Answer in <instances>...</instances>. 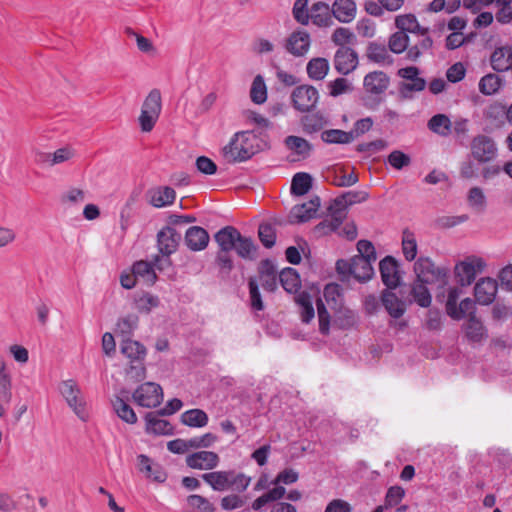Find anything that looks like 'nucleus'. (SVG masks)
Instances as JSON below:
<instances>
[{
	"instance_id": "18",
	"label": "nucleus",
	"mask_w": 512,
	"mask_h": 512,
	"mask_svg": "<svg viewBox=\"0 0 512 512\" xmlns=\"http://www.w3.org/2000/svg\"><path fill=\"white\" fill-rule=\"evenodd\" d=\"M498 290L497 281L492 278L480 279L474 287V296L480 305L491 304L496 297Z\"/></svg>"
},
{
	"instance_id": "15",
	"label": "nucleus",
	"mask_w": 512,
	"mask_h": 512,
	"mask_svg": "<svg viewBox=\"0 0 512 512\" xmlns=\"http://www.w3.org/2000/svg\"><path fill=\"white\" fill-rule=\"evenodd\" d=\"M311 44L310 35L304 30H297L291 33L285 40L284 47L288 53L295 57L304 56Z\"/></svg>"
},
{
	"instance_id": "61",
	"label": "nucleus",
	"mask_w": 512,
	"mask_h": 512,
	"mask_svg": "<svg viewBox=\"0 0 512 512\" xmlns=\"http://www.w3.org/2000/svg\"><path fill=\"white\" fill-rule=\"evenodd\" d=\"M307 4L308 0H296L293 6V16L302 25H307L309 22L310 10H307Z\"/></svg>"
},
{
	"instance_id": "43",
	"label": "nucleus",
	"mask_w": 512,
	"mask_h": 512,
	"mask_svg": "<svg viewBox=\"0 0 512 512\" xmlns=\"http://www.w3.org/2000/svg\"><path fill=\"white\" fill-rule=\"evenodd\" d=\"M465 334L472 342H480L486 336L483 324L475 315L468 318V321L465 324Z\"/></svg>"
},
{
	"instance_id": "34",
	"label": "nucleus",
	"mask_w": 512,
	"mask_h": 512,
	"mask_svg": "<svg viewBox=\"0 0 512 512\" xmlns=\"http://www.w3.org/2000/svg\"><path fill=\"white\" fill-rule=\"evenodd\" d=\"M326 180L337 187H350L358 182V176L351 172L345 174L343 169H333L327 172Z\"/></svg>"
},
{
	"instance_id": "33",
	"label": "nucleus",
	"mask_w": 512,
	"mask_h": 512,
	"mask_svg": "<svg viewBox=\"0 0 512 512\" xmlns=\"http://www.w3.org/2000/svg\"><path fill=\"white\" fill-rule=\"evenodd\" d=\"M180 421L189 427L202 428L208 424L209 418L205 411L195 408L182 413Z\"/></svg>"
},
{
	"instance_id": "8",
	"label": "nucleus",
	"mask_w": 512,
	"mask_h": 512,
	"mask_svg": "<svg viewBox=\"0 0 512 512\" xmlns=\"http://www.w3.org/2000/svg\"><path fill=\"white\" fill-rule=\"evenodd\" d=\"M163 389L155 382H145L133 392L134 402L141 407L156 408L163 401Z\"/></svg>"
},
{
	"instance_id": "13",
	"label": "nucleus",
	"mask_w": 512,
	"mask_h": 512,
	"mask_svg": "<svg viewBox=\"0 0 512 512\" xmlns=\"http://www.w3.org/2000/svg\"><path fill=\"white\" fill-rule=\"evenodd\" d=\"M381 279L387 289H395L401 283V274L396 259L386 256L379 263Z\"/></svg>"
},
{
	"instance_id": "29",
	"label": "nucleus",
	"mask_w": 512,
	"mask_h": 512,
	"mask_svg": "<svg viewBox=\"0 0 512 512\" xmlns=\"http://www.w3.org/2000/svg\"><path fill=\"white\" fill-rule=\"evenodd\" d=\"M120 352L130 361L145 359L146 348L140 342L130 338H123L120 344Z\"/></svg>"
},
{
	"instance_id": "37",
	"label": "nucleus",
	"mask_w": 512,
	"mask_h": 512,
	"mask_svg": "<svg viewBox=\"0 0 512 512\" xmlns=\"http://www.w3.org/2000/svg\"><path fill=\"white\" fill-rule=\"evenodd\" d=\"M279 280L285 291L295 293L301 287L300 277L294 268H284L279 274Z\"/></svg>"
},
{
	"instance_id": "44",
	"label": "nucleus",
	"mask_w": 512,
	"mask_h": 512,
	"mask_svg": "<svg viewBox=\"0 0 512 512\" xmlns=\"http://www.w3.org/2000/svg\"><path fill=\"white\" fill-rule=\"evenodd\" d=\"M132 272L135 274L136 278L140 277L150 285L154 284L157 279V275L152 264L147 261L141 260L135 262L132 267Z\"/></svg>"
},
{
	"instance_id": "38",
	"label": "nucleus",
	"mask_w": 512,
	"mask_h": 512,
	"mask_svg": "<svg viewBox=\"0 0 512 512\" xmlns=\"http://www.w3.org/2000/svg\"><path fill=\"white\" fill-rule=\"evenodd\" d=\"M367 57L369 60L380 65H391L393 63V57L389 54L386 47L378 43H371L368 46Z\"/></svg>"
},
{
	"instance_id": "55",
	"label": "nucleus",
	"mask_w": 512,
	"mask_h": 512,
	"mask_svg": "<svg viewBox=\"0 0 512 512\" xmlns=\"http://www.w3.org/2000/svg\"><path fill=\"white\" fill-rule=\"evenodd\" d=\"M217 440L218 437L215 434L208 432L201 436L188 439V445L190 446V449H206L213 446Z\"/></svg>"
},
{
	"instance_id": "42",
	"label": "nucleus",
	"mask_w": 512,
	"mask_h": 512,
	"mask_svg": "<svg viewBox=\"0 0 512 512\" xmlns=\"http://www.w3.org/2000/svg\"><path fill=\"white\" fill-rule=\"evenodd\" d=\"M323 296L331 309L336 310L341 308L343 297L340 285L336 283L327 284L324 288Z\"/></svg>"
},
{
	"instance_id": "51",
	"label": "nucleus",
	"mask_w": 512,
	"mask_h": 512,
	"mask_svg": "<svg viewBox=\"0 0 512 512\" xmlns=\"http://www.w3.org/2000/svg\"><path fill=\"white\" fill-rule=\"evenodd\" d=\"M402 250L406 260L412 261L417 255V243L414 233L409 230L403 231Z\"/></svg>"
},
{
	"instance_id": "17",
	"label": "nucleus",
	"mask_w": 512,
	"mask_h": 512,
	"mask_svg": "<svg viewBox=\"0 0 512 512\" xmlns=\"http://www.w3.org/2000/svg\"><path fill=\"white\" fill-rule=\"evenodd\" d=\"M358 65V55L350 47H340L334 56V67L338 73L347 75Z\"/></svg>"
},
{
	"instance_id": "21",
	"label": "nucleus",
	"mask_w": 512,
	"mask_h": 512,
	"mask_svg": "<svg viewBox=\"0 0 512 512\" xmlns=\"http://www.w3.org/2000/svg\"><path fill=\"white\" fill-rule=\"evenodd\" d=\"M332 15L341 23H350L356 17L357 6L354 0H335L331 6Z\"/></svg>"
},
{
	"instance_id": "50",
	"label": "nucleus",
	"mask_w": 512,
	"mask_h": 512,
	"mask_svg": "<svg viewBox=\"0 0 512 512\" xmlns=\"http://www.w3.org/2000/svg\"><path fill=\"white\" fill-rule=\"evenodd\" d=\"M251 100L256 104H262L267 99V88L264 79L261 75H257L251 86L250 90Z\"/></svg>"
},
{
	"instance_id": "32",
	"label": "nucleus",
	"mask_w": 512,
	"mask_h": 512,
	"mask_svg": "<svg viewBox=\"0 0 512 512\" xmlns=\"http://www.w3.org/2000/svg\"><path fill=\"white\" fill-rule=\"evenodd\" d=\"M395 24L396 27L404 33L411 32L425 36L428 32V28L421 27L413 14L397 16Z\"/></svg>"
},
{
	"instance_id": "27",
	"label": "nucleus",
	"mask_w": 512,
	"mask_h": 512,
	"mask_svg": "<svg viewBox=\"0 0 512 512\" xmlns=\"http://www.w3.org/2000/svg\"><path fill=\"white\" fill-rule=\"evenodd\" d=\"M148 195L150 204L157 208L172 204L176 197L174 189L168 186L151 189Z\"/></svg>"
},
{
	"instance_id": "54",
	"label": "nucleus",
	"mask_w": 512,
	"mask_h": 512,
	"mask_svg": "<svg viewBox=\"0 0 512 512\" xmlns=\"http://www.w3.org/2000/svg\"><path fill=\"white\" fill-rule=\"evenodd\" d=\"M329 95L332 97H338L342 94L351 92L353 87L352 84L346 78H336L327 84Z\"/></svg>"
},
{
	"instance_id": "26",
	"label": "nucleus",
	"mask_w": 512,
	"mask_h": 512,
	"mask_svg": "<svg viewBox=\"0 0 512 512\" xmlns=\"http://www.w3.org/2000/svg\"><path fill=\"white\" fill-rule=\"evenodd\" d=\"M490 63L497 72L512 70V47L496 48L490 57Z\"/></svg>"
},
{
	"instance_id": "62",
	"label": "nucleus",
	"mask_w": 512,
	"mask_h": 512,
	"mask_svg": "<svg viewBox=\"0 0 512 512\" xmlns=\"http://www.w3.org/2000/svg\"><path fill=\"white\" fill-rule=\"evenodd\" d=\"M187 502L191 507L196 508L201 512L215 511L214 505L207 498L198 494L188 496Z\"/></svg>"
},
{
	"instance_id": "25",
	"label": "nucleus",
	"mask_w": 512,
	"mask_h": 512,
	"mask_svg": "<svg viewBox=\"0 0 512 512\" xmlns=\"http://www.w3.org/2000/svg\"><path fill=\"white\" fill-rule=\"evenodd\" d=\"M319 206V197H315L301 205L294 206L291 210V218H293V222L304 223L309 221L315 216Z\"/></svg>"
},
{
	"instance_id": "35",
	"label": "nucleus",
	"mask_w": 512,
	"mask_h": 512,
	"mask_svg": "<svg viewBox=\"0 0 512 512\" xmlns=\"http://www.w3.org/2000/svg\"><path fill=\"white\" fill-rule=\"evenodd\" d=\"M428 283L415 280L411 286L410 294L413 301L420 307L427 308L431 305L432 297L427 288Z\"/></svg>"
},
{
	"instance_id": "31",
	"label": "nucleus",
	"mask_w": 512,
	"mask_h": 512,
	"mask_svg": "<svg viewBox=\"0 0 512 512\" xmlns=\"http://www.w3.org/2000/svg\"><path fill=\"white\" fill-rule=\"evenodd\" d=\"M329 62L326 58L316 57L308 61L306 71L310 79L320 81L329 72Z\"/></svg>"
},
{
	"instance_id": "63",
	"label": "nucleus",
	"mask_w": 512,
	"mask_h": 512,
	"mask_svg": "<svg viewBox=\"0 0 512 512\" xmlns=\"http://www.w3.org/2000/svg\"><path fill=\"white\" fill-rule=\"evenodd\" d=\"M387 161L393 168L400 170L408 166L411 162V159L402 151L394 150L389 154Z\"/></svg>"
},
{
	"instance_id": "1",
	"label": "nucleus",
	"mask_w": 512,
	"mask_h": 512,
	"mask_svg": "<svg viewBox=\"0 0 512 512\" xmlns=\"http://www.w3.org/2000/svg\"><path fill=\"white\" fill-rule=\"evenodd\" d=\"M215 242L219 246L216 256L217 265L226 272L233 269V261L230 252L235 250L237 255L246 260L256 258L257 246L250 237L242 236L234 226H225L214 235Z\"/></svg>"
},
{
	"instance_id": "19",
	"label": "nucleus",
	"mask_w": 512,
	"mask_h": 512,
	"mask_svg": "<svg viewBox=\"0 0 512 512\" xmlns=\"http://www.w3.org/2000/svg\"><path fill=\"white\" fill-rule=\"evenodd\" d=\"M185 244L189 250L197 252L206 249L210 237L208 232L200 226H192L185 233Z\"/></svg>"
},
{
	"instance_id": "4",
	"label": "nucleus",
	"mask_w": 512,
	"mask_h": 512,
	"mask_svg": "<svg viewBox=\"0 0 512 512\" xmlns=\"http://www.w3.org/2000/svg\"><path fill=\"white\" fill-rule=\"evenodd\" d=\"M373 263L363 257H352L350 260H338L336 269L339 274L352 275L359 282H366L374 275Z\"/></svg>"
},
{
	"instance_id": "5",
	"label": "nucleus",
	"mask_w": 512,
	"mask_h": 512,
	"mask_svg": "<svg viewBox=\"0 0 512 512\" xmlns=\"http://www.w3.org/2000/svg\"><path fill=\"white\" fill-rule=\"evenodd\" d=\"M485 267L486 262L481 257L468 256L455 265V279L460 286H469L475 281L477 274L481 273Z\"/></svg>"
},
{
	"instance_id": "24",
	"label": "nucleus",
	"mask_w": 512,
	"mask_h": 512,
	"mask_svg": "<svg viewBox=\"0 0 512 512\" xmlns=\"http://www.w3.org/2000/svg\"><path fill=\"white\" fill-rule=\"evenodd\" d=\"M391 289H385L381 295V301L388 314L398 319L403 316L406 311V304L403 300L399 299L395 293L390 291Z\"/></svg>"
},
{
	"instance_id": "22",
	"label": "nucleus",
	"mask_w": 512,
	"mask_h": 512,
	"mask_svg": "<svg viewBox=\"0 0 512 512\" xmlns=\"http://www.w3.org/2000/svg\"><path fill=\"white\" fill-rule=\"evenodd\" d=\"M331 7L325 2H316L310 8L309 20L318 27H329L333 24Z\"/></svg>"
},
{
	"instance_id": "64",
	"label": "nucleus",
	"mask_w": 512,
	"mask_h": 512,
	"mask_svg": "<svg viewBox=\"0 0 512 512\" xmlns=\"http://www.w3.org/2000/svg\"><path fill=\"white\" fill-rule=\"evenodd\" d=\"M138 325V317L134 314L121 318L117 323V328L123 336L130 335Z\"/></svg>"
},
{
	"instance_id": "59",
	"label": "nucleus",
	"mask_w": 512,
	"mask_h": 512,
	"mask_svg": "<svg viewBox=\"0 0 512 512\" xmlns=\"http://www.w3.org/2000/svg\"><path fill=\"white\" fill-rule=\"evenodd\" d=\"M316 306L319 321V331L322 334L327 335L330 328V315L322 299H317Z\"/></svg>"
},
{
	"instance_id": "10",
	"label": "nucleus",
	"mask_w": 512,
	"mask_h": 512,
	"mask_svg": "<svg viewBox=\"0 0 512 512\" xmlns=\"http://www.w3.org/2000/svg\"><path fill=\"white\" fill-rule=\"evenodd\" d=\"M497 152L495 141L487 135H477L471 141V155L479 163L493 161Z\"/></svg>"
},
{
	"instance_id": "40",
	"label": "nucleus",
	"mask_w": 512,
	"mask_h": 512,
	"mask_svg": "<svg viewBox=\"0 0 512 512\" xmlns=\"http://www.w3.org/2000/svg\"><path fill=\"white\" fill-rule=\"evenodd\" d=\"M428 128L441 136H448L452 132V122L445 114H436L428 121Z\"/></svg>"
},
{
	"instance_id": "56",
	"label": "nucleus",
	"mask_w": 512,
	"mask_h": 512,
	"mask_svg": "<svg viewBox=\"0 0 512 512\" xmlns=\"http://www.w3.org/2000/svg\"><path fill=\"white\" fill-rule=\"evenodd\" d=\"M404 496L405 490L401 486H391L386 492L384 507L389 509L397 506L403 500Z\"/></svg>"
},
{
	"instance_id": "39",
	"label": "nucleus",
	"mask_w": 512,
	"mask_h": 512,
	"mask_svg": "<svg viewBox=\"0 0 512 512\" xmlns=\"http://www.w3.org/2000/svg\"><path fill=\"white\" fill-rule=\"evenodd\" d=\"M312 187V177L306 172L296 173L291 182V193L297 196L305 195Z\"/></svg>"
},
{
	"instance_id": "36",
	"label": "nucleus",
	"mask_w": 512,
	"mask_h": 512,
	"mask_svg": "<svg viewBox=\"0 0 512 512\" xmlns=\"http://www.w3.org/2000/svg\"><path fill=\"white\" fill-rule=\"evenodd\" d=\"M138 464L140 470L145 472L147 477L160 483L166 480V473L158 465H153L148 456L144 454L139 455Z\"/></svg>"
},
{
	"instance_id": "12",
	"label": "nucleus",
	"mask_w": 512,
	"mask_h": 512,
	"mask_svg": "<svg viewBox=\"0 0 512 512\" xmlns=\"http://www.w3.org/2000/svg\"><path fill=\"white\" fill-rule=\"evenodd\" d=\"M181 241V234L171 226H165L157 233V248L163 257L174 254Z\"/></svg>"
},
{
	"instance_id": "28",
	"label": "nucleus",
	"mask_w": 512,
	"mask_h": 512,
	"mask_svg": "<svg viewBox=\"0 0 512 512\" xmlns=\"http://www.w3.org/2000/svg\"><path fill=\"white\" fill-rule=\"evenodd\" d=\"M111 404L113 410L121 420L128 424H135L137 422L136 413L123 397L116 395L111 400Z\"/></svg>"
},
{
	"instance_id": "41",
	"label": "nucleus",
	"mask_w": 512,
	"mask_h": 512,
	"mask_svg": "<svg viewBox=\"0 0 512 512\" xmlns=\"http://www.w3.org/2000/svg\"><path fill=\"white\" fill-rule=\"evenodd\" d=\"M300 307V316L303 323H309L315 316L312 298L307 292H301L295 297Z\"/></svg>"
},
{
	"instance_id": "60",
	"label": "nucleus",
	"mask_w": 512,
	"mask_h": 512,
	"mask_svg": "<svg viewBox=\"0 0 512 512\" xmlns=\"http://www.w3.org/2000/svg\"><path fill=\"white\" fill-rule=\"evenodd\" d=\"M258 235L265 247L271 248L275 244L276 233L272 225L268 223L261 224L258 229Z\"/></svg>"
},
{
	"instance_id": "20",
	"label": "nucleus",
	"mask_w": 512,
	"mask_h": 512,
	"mask_svg": "<svg viewBox=\"0 0 512 512\" xmlns=\"http://www.w3.org/2000/svg\"><path fill=\"white\" fill-rule=\"evenodd\" d=\"M389 83V77L382 71L370 72L363 80L365 91L373 95L383 94L388 88Z\"/></svg>"
},
{
	"instance_id": "6",
	"label": "nucleus",
	"mask_w": 512,
	"mask_h": 512,
	"mask_svg": "<svg viewBox=\"0 0 512 512\" xmlns=\"http://www.w3.org/2000/svg\"><path fill=\"white\" fill-rule=\"evenodd\" d=\"M290 98L295 110L309 113L317 107L320 95L314 86L303 84L293 89Z\"/></svg>"
},
{
	"instance_id": "49",
	"label": "nucleus",
	"mask_w": 512,
	"mask_h": 512,
	"mask_svg": "<svg viewBox=\"0 0 512 512\" xmlns=\"http://www.w3.org/2000/svg\"><path fill=\"white\" fill-rule=\"evenodd\" d=\"M369 198L365 191H347L336 197V206L348 207L356 203H362Z\"/></svg>"
},
{
	"instance_id": "9",
	"label": "nucleus",
	"mask_w": 512,
	"mask_h": 512,
	"mask_svg": "<svg viewBox=\"0 0 512 512\" xmlns=\"http://www.w3.org/2000/svg\"><path fill=\"white\" fill-rule=\"evenodd\" d=\"M416 280L424 283H446L448 271L445 268L436 267L431 259L420 257L414 264Z\"/></svg>"
},
{
	"instance_id": "57",
	"label": "nucleus",
	"mask_w": 512,
	"mask_h": 512,
	"mask_svg": "<svg viewBox=\"0 0 512 512\" xmlns=\"http://www.w3.org/2000/svg\"><path fill=\"white\" fill-rule=\"evenodd\" d=\"M249 295L252 309L261 311L264 309V304L258 287V281L251 277L248 280Z\"/></svg>"
},
{
	"instance_id": "2",
	"label": "nucleus",
	"mask_w": 512,
	"mask_h": 512,
	"mask_svg": "<svg viewBox=\"0 0 512 512\" xmlns=\"http://www.w3.org/2000/svg\"><path fill=\"white\" fill-rule=\"evenodd\" d=\"M258 138L249 131L234 134L230 142L223 147L222 154L229 163L243 162L258 152Z\"/></svg>"
},
{
	"instance_id": "53",
	"label": "nucleus",
	"mask_w": 512,
	"mask_h": 512,
	"mask_svg": "<svg viewBox=\"0 0 512 512\" xmlns=\"http://www.w3.org/2000/svg\"><path fill=\"white\" fill-rule=\"evenodd\" d=\"M145 359H137L129 362L126 368V376L133 382L142 381L146 377Z\"/></svg>"
},
{
	"instance_id": "46",
	"label": "nucleus",
	"mask_w": 512,
	"mask_h": 512,
	"mask_svg": "<svg viewBox=\"0 0 512 512\" xmlns=\"http://www.w3.org/2000/svg\"><path fill=\"white\" fill-rule=\"evenodd\" d=\"M285 144L288 149L294 151L303 158L309 156L312 145L304 138L290 135L286 137Z\"/></svg>"
},
{
	"instance_id": "11",
	"label": "nucleus",
	"mask_w": 512,
	"mask_h": 512,
	"mask_svg": "<svg viewBox=\"0 0 512 512\" xmlns=\"http://www.w3.org/2000/svg\"><path fill=\"white\" fill-rule=\"evenodd\" d=\"M397 74L407 81L399 86V91L404 97H410L411 93L423 91L426 87L425 79L419 77L420 70L415 66L401 68Z\"/></svg>"
},
{
	"instance_id": "52",
	"label": "nucleus",
	"mask_w": 512,
	"mask_h": 512,
	"mask_svg": "<svg viewBox=\"0 0 512 512\" xmlns=\"http://www.w3.org/2000/svg\"><path fill=\"white\" fill-rule=\"evenodd\" d=\"M409 45V37L402 31L393 33L388 41L389 50L395 54L404 52Z\"/></svg>"
},
{
	"instance_id": "48",
	"label": "nucleus",
	"mask_w": 512,
	"mask_h": 512,
	"mask_svg": "<svg viewBox=\"0 0 512 512\" xmlns=\"http://www.w3.org/2000/svg\"><path fill=\"white\" fill-rule=\"evenodd\" d=\"M161 109V93L158 89H153L145 98L141 110L148 112V114H152L153 116H159Z\"/></svg>"
},
{
	"instance_id": "30",
	"label": "nucleus",
	"mask_w": 512,
	"mask_h": 512,
	"mask_svg": "<svg viewBox=\"0 0 512 512\" xmlns=\"http://www.w3.org/2000/svg\"><path fill=\"white\" fill-rule=\"evenodd\" d=\"M303 131L306 134H314L322 130L328 124L327 118L321 112L304 115L300 119Z\"/></svg>"
},
{
	"instance_id": "45",
	"label": "nucleus",
	"mask_w": 512,
	"mask_h": 512,
	"mask_svg": "<svg viewBox=\"0 0 512 512\" xmlns=\"http://www.w3.org/2000/svg\"><path fill=\"white\" fill-rule=\"evenodd\" d=\"M321 139L327 144H348L352 142V134L340 129L324 130Z\"/></svg>"
},
{
	"instance_id": "23",
	"label": "nucleus",
	"mask_w": 512,
	"mask_h": 512,
	"mask_svg": "<svg viewBox=\"0 0 512 512\" xmlns=\"http://www.w3.org/2000/svg\"><path fill=\"white\" fill-rule=\"evenodd\" d=\"M159 416V411L157 413L149 412L145 416L146 421V432L154 435H172L174 431L173 425L164 419H161Z\"/></svg>"
},
{
	"instance_id": "7",
	"label": "nucleus",
	"mask_w": 512,
	"mask_h": 512,
	"mask_svg": "<svg viewBox=\"0 0 512 512\" xmlns=\"http://www.w3.org/2000/svg\"><path fill=\"white\" fill-rule=\"evenodd\" d=\"M59 390L74 413L81 420L86 421L88 418L86 403L77 383L72 379L62 381L59 386Z\"/></svg>"
},
{
	"instance_id": "47",
	"label": "nucleus",
	"mask_w": 512,
	"mask_h": 512,
	"mask_svg": "<svg viewBox=\"0 0 512 512\" xmlns=\"http://www.w3.org/2000/svg\"><path fill=\"white\" fill-rule=\"evenodd\" d=\"M502 85V79L493 73L486 74L479 81V91L484 95L497 93Z\"/></svg>"
},
{
	"instance_id": "14",
	"label": "nucleus",
	"mask_w": 512,
	"mask_h": 512,
	"mask_svg": "<svg viewBox=\"0 0 512 512\" xmlns=\"http://www.w3.org/2000/svg\"><path fill=\"white\" fill-rule=\"evenodd\" d=\"M220 463V457L213 451L202 450L186 457L188 467L197 470H213Z\"/></svg>"
},
{
	"instance_id": "3",
	"label": "nucleus",
	"mask_w": 512,
	"mask_h": 512,
	"mask_svg": "<svg viewBox=\"0 0 512 512\" xmlns=\"http://www.w3.org/2000/svg\"><path fill=\"white\" fill-rule=\"evenodd\" d=\"M202 479L214 491L233 490L244 492L250 485L251 477L235 470L212 471L202 475Z\"/></svg>"
},
{
	"instance_id": "16",
	"label": "nucleus",
	"mask_w": 512,
	"mask_h": 512,
	"mask_svg": "<svg viewBox=\"0 0 512 512\" xmlns=\"http://www.w3.org/2000/svg\"><path fill=\"white\" fill-rule=\"evenodd\" d=\"M12 400V378L6 362L0 355V417L6 415L7 406Z\"/></svg>"
},
{
	"instance_id": "58",
	"label": "nucleus",
	"mask_w": 512,
	"mask_h": 512,
	"mask_svg": "<svg viewBox=\"0 0 512 512\" xmlns=\"http://www.w3.org/2000/svg\"><path fill=\"white\" fill-rule=\"evenodd\" d=\"M475 315V303L470 298L463 299L459 305L456 306V314H449L454 320H460L465 316Z\"/></svg>"
}]
</instances>
